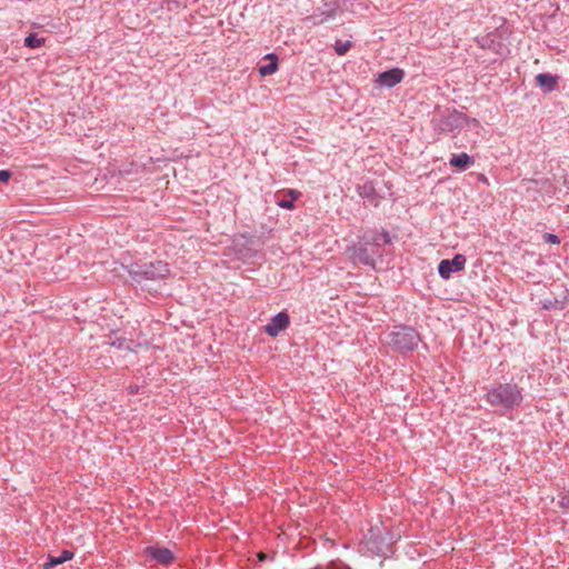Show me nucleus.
<instances>
[{"mask_svg": "<svg viewBox=\"0 0 569 569\" xmlns=\"http://www.w3.org/2000/svg\"><path fill=\"white\" fill-rule=\"evenodd\" d=\"M522 389L515 383H498L488 389L486 400L492 407L513 410L522 402Z\"/></svg>", "mask_w": 569, "mask_h": 569, "instance_id": "obj_1", "label": "nucleus"}, {"mask_svg": "<svg viewBox=\"0 0 569 569\" xmlns=\"http://www.w3.org/2000/svg\"><path fill=\"white\" fill-rule=\"evenodd\" d=\"M382 239L385 243H390L391 239L388 232L381 234H375L370 238L371 242H359L353 247L349 248L350 258L355 264H363L375 268V257L379 254L376 247L380 246L379 239Z\"/></svg>", "mask_w": 569, "mask_h": 569, "instance_id": "obj_2", "label": "nucleus"}, {"mask_svg": "<svg viewBox=\"0 0 569 569\" xmlns=\"http://www.w3.org/2000/svg\"><path fill=\"white\" fill-rule=\"evenodd\" d=\"M387 342L398 351H412L420 342V336L411 327L397 326L388 332Z\"/></svg>", "mask_w": 569, "mask_h": 569, "instance_id": "obj_3", "label": "nucleus"}, {"mask_svg": "<svg viewBox=\"0 0 569 569\" xmlns=\"http://www.w3.org/2000/svg\"><path fill=\"white\" fill-rule=\"evenodd\" d=\"M128 273L132 279L139 280L141 278L149 280L163 279L170 274L169 264L163 261H157L154 263L144 264L139 268L128 269Z\"/></svg>", "mask_w": 569, "mask_h": 569, "instance_id": "obj_4", "label": "nucleus"}, {"mask_svg": "<svg viewBox=\"0 0 569 569\" xmlns=\"http://www.w3.org/2000/svg\"><path fill=\"white\" fill-rule=\"evenodd\" d=\"M466 262V257L461 253H457L451 260H441L438 264V272L442 279L448 280L452 273L463 270Z\"/></svg>", "mask_w": 569, "mask_h": 569, "instance_id": "obj_5", "label": "nucleus"}, {"mask_svg": "<svg viewBox=\"0 0 569 569\" xmlns=\"http://www.w3.org/2000/svg\"><path fill=\"white\" fill-rule=\"evenodd\" d=\"M144 555L160 565L167 566L173 562L174 555L171 550L164 547L150 546L144 549Z\"/></svg>", "mask_w": 569, "mask_h": 569, "instance_id": "obj_6", "label": "nucleus"}, {"mask_svg": "<svg viewBox=\"0 0 569 569\" xmlns=\"http://www.w3.org/2000/svg\"><path fill=\"white\" fill-rule=\"evenodd\" d=\"M405 77V71L399 68H393L381 72L376 79V83L380 87L392 88L400 83Z\"/></svg>", "mask_w": 569, "mask_h": 569, "instance_id": "obj_7", "label": "nucleus"}, {"mask_svg": "<svg viewBox=\"0 0 569 569\" xmlns=\"http://www.w3.org/2000/svg\"><path fill=\"white\" fill-rule=\"evenodd\" d=\"M289 316L286 312H279L266 325L264 331L270 337H276L289 326Z\"/></svg>", "mask_w": 569, "mask_h": 569, "instance_id": "obj_8", "label": "nucleus"}, {"mask_svg": "<svg viewBox=\"0 0 569 569\" xmlns=\"http://www.w3.org/2000/svg\"><path fill=\"white\" fill-rule=\"evenodd\" d=\"M536 82L546 91H553L556 89L558 77L550 73H539L536 76Z\"/></svg>", "mask_w": 569, "mask_h": 569, "instance_id": "obj_9", "label": "nucleus"}, {"mask_svg": "<svg viewBox=\"0 0 569 569\" xmlns=\"http://www.w3.org/2000/svg\"><path fill=\"white\" fill-rule=\"evenodd\" d=\"M264 59L269 60L270 62L259 67L260 76L267 77L276 73L279 69L278 57L274 53H268L264 56Z\"/></svg>", "mask_w": 569, "mask_h": 569, "instance_id": "obj_10", "label": "nucleus"}, {"mask_svg": "<svg viewBox=\"0 0 569 569\" xmlns=\"http://www.w3.org/2000/svg\"><path fill=\"white\" fill-rule=\"evenodd\" d=\"M450 166L465 170L473 163V158L466 152L453 154L449 161Z\"/></svg>", "mask_w": 569, "mask_h": 569, "instance_id": "obj_11", "label": "nucleus"}, {"mask_svg": "<svg viewBox=\"0 0 569 569\" xmlns=\"http://www.w3.org/2000/svg\"><path fill=\"white\" fill-rule=\"evenodd\" d=\"M300 197V192L293 189L287 190L284 197L277 201V204L287 210L295 209V201Z\"/></svg>", "mask_w": 569, "mask_h": 569, "instance_id": "obj_12", "label": "nucleus"}, {"mask_svg": "<svg viewBox=\"0 0 569 569\" xmlns=\"http://www.w3.org/2000/svg\"><path fill=\"white\" fill-rule=\"evenodd\" d=\"M73 558V552L63 550L59 556H50L48 561L43 563V569H52L53 567L69 561Z\"/></svg>", "mask_w": 569, "mask_h": 569, "instance_id": "obj_13", "label": "nucleus"}, {"mask_svg": "<svg viewBox=\"0 0 569 569\" xmlns=\"http://www.w3.org/2000/svg\"><path fill=\"white\" fill-rule=\"evenodd\" d=\"M46 42L44 38L38 37L36 33H30L24 38V46L31 49L41 48Z\"/></svg>", "mask_w": 569, "mask_h": 569, "instance_id": "obj_14", "label": "nucleus"}, {"mask_svg": "<svg viewBox=\"0 0 569 569\" xmlns=\"http://www.w3.org/2000/svg\"><path fill=\"white\" fill-rule=\"evenodd\" d=\"M351 47V43L349 41H338L336 44H335V51L337 52V54L339 56H343L345 53H347V51L350 49Z\"/></svg>", "mask_w": 569, "mask_h": 569, "instance_id": "obj_15", "label": "nucleus"}, {"mask_svg": "<svg viewBox=\"0 0 569 569\" xmlns=\"http://www.w3.org/2000/svg\"><path fill=\"white\" fill-rule=\"evenodd\" d=\"M543 239L546 242L552 243V244H558L560 242V239L558 238V236H556L553 233H545Z\"/></svg>", "mask_w": 569, "mask_h": 569, "instance_id": "obj_16", "label": "nucleus"}, {"mask_svg": "<svg viewBox=\"0 0 569 569\" xmlns=\"http://www.w3.org/2000/svg\"><path fill=\"white\" fill-rule=\"evenodd\" d=\"M11 176L12 173L9 170H0V182L7 183Z\"/></svg>", "mask_w": 569, "mask_h": 569, "instance_id": "obj_17", "label": "nucleus"}, {"mask_svg": "<svg viewBox=\"0 0 569 569\" xmlns=\"http://www.w3.org/2000/svg\"><path fill=\"white\" fill-rule=\"evenodd\" d=\"M478 180L485 184H488V178L482 173L478 176Z\"/></svg>", "mask_w": 569, "mask_h": 569, "instance_id": "obj_18", "label": "nucleus"}, {"mask_svg": "<svg viewBox=\"0 0 569 569\" xmlns=\"http://www.w3.org/2000/svg\"><path fill=\"white\" fill-rule=\"evenodd\" d=\"M258 558H259L260 561H262V560L266 559V555L260 552V553H258Z\"/></svg>", "mask_w": 569, "mask_h": 569, "instance_id": "obj_19", "label": "nucleus"}]
</instances>
